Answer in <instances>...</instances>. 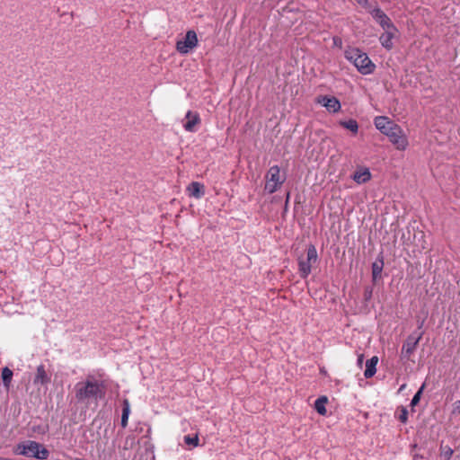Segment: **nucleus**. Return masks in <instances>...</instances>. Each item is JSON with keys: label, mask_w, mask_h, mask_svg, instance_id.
I'll list each match as a JSON object with an SVG mask.
<instances>
[{"label": "nucleus", "mask_w": 460, "mask_h": 460, "mask_svg": "<svg viewBox=\"0 0 460 460\" xmlns=\"http://www.w3.org/2000/svg\"><path fill=\"white\" fill-rule=\"evenodd\" d=\"M13 378V371L9 367H4L2 370V379L4 386L9 388Z\"/></svg>", "instance_id": "23"}, {"label": "nucleus", "mask_w": 460, "mask_h": 460, "mask_svg": "<svg viewBox=\"0 0 460 460\" xmlns=\"http://www.w3.org/2000/svg\"><path fill=\"white\" fill-rule=\"evenodd\" d=\"M184 442L186 445L196 447L199 446V438L198 434H194L193 436L188 435L184 437Z\"/></svg>", "instance_id": "24"}, {"label": "nucleus", "mask_w": 460, "mask_h": 460, "mask_svg": "<svg viewBox=\"0 0 460 460\" xmlns=\"http://www.w3.org/2000/svg\"><path fill=\"white\" fill-rule=\"evenodd\" d=\"M368 13L372 18L382 27L383 30H394V27H395L392 20L380 7L376 6L375 8H369Z\"/></svg>", "instance_id": "8"}, {"label": "nucleus", "mask_w": 460, "mask_h": 460, "mask_svg": "<svg viewBox=\"0 0 460 460\" xmlns=\"http://www.w3.org/2000/svg\"><path fill=\"white\" fill-rule=\"evenodd\" d=\"M384 31H385L379 37V41L385 49L391 50L394 47L393 40L398 32V30L396 27H394V30L385 29Z\"/></svg>", "instance_id": "12"}, {"label": "nucleus", "mask_w": 460, "mask_h": 460, "mask_svg": "<svg viewBox=\"0 0 460 460\" xmlns=\"http://www.w3.org/2000/svg\"><path fill=\"white\" fill-rule=\"evenodd\" d=\"M130 413V406L128 400H125L123 402V410H122V416H121V426L123 428H126L128 421V417Z\"/></svg>", "instance_id": "20"}, {"label": "nucleus", "mask_w": 460, "mask_h": 460, "mask_svg": "<svg viewBox=\"0 0 460 460\" xmlns=\"http://www.w3.org/2000/svg\"><path fill=\"white\" fill-rule=\"evenodd\" d=\"M318 259L316 248L314 244H310L306 251V259L298 258V271L302 279H306L312 271V264L315 263Z\"/></svg>", "instance_id": "6"}, {"label": "nucleus", "mask_w": 460, "mask_h": 460, "mask_svg": "<svg viewBox=\"0 0 460 460\" xmlns=\"http://www.w3.org/2000/svg\"><path fill=\"white\" fill-rule=\"evenodd\" d=\"M340 125L346 129H349L353 134H357L358 131V124L356 119H350L349 120H341L340 121Z\"/></svg>", "instance_id": "19"}, {"label": "nucleus", "mask_w": 460, "mask_h": 460, "mask_svg": "<svg viewBox=\"0 0 460 460\" xmlns=\"http://www.w3.org/2000/svg\"><path fill=\"white\" fill-rule=\"evenodd\" d=\"M198 42L197 33L192 30L188 31L184 38L177 40L176 50L183 55L188 54L197 47Z\"/></svg>", "instance_id": "7"}, {"label": "nucleus", "mask_w": 460, "mask_h": 460, "mask_svg": "<svg viewBox=\"0 0 460 460\" xmlns=\"http://www.w3.org/2000/svg\"><path fill=\"white\" fill-rule=\"evenodd\" d=\"M200 117L198 112L189 111L185 115L183 128L188 132H194L200 124Z\"/></svg>", "instance_id": "11"}, {"label": "nucleus", "mask_w": 460, "mask_h": 460, "mask_svg": "<svg viewBox=\"0 0 460 460\" xmlns=\"http://www.w3.org/2000/svg\"><path fill=\"white\" fill-rule=\"evenodd\" d=\"M383 267H384L383 260H381L379 262L375 261L372 264V278H373L374 281H376L378 278L381 277Z\"/></svg>", "instance_id": "21"}, {"label": "nucleus", "mask_w": 460, "mask_h": 460, "mask_svg": "<svg viewBox=\"0 0 460 460\" xmlns=\"http://www.w3.org/2000/svg\"><path fill=\"white\" fill-rule=\"evenodd\" d=\"M75 398L78 402H84L90 398L97 400L104 395V385L93 376L79 382L75 386Z\"/></svg>", "instance_id": "1"}, {"label": "nucleus", "mask_w": 460, "mask_h": 460, "mask_svg": "<svg viewBox=\"0 0 460 460\" xmlns=\"http://www.w3.org/2000/svg\"><path fill=\"white\" fill-rule=\"evenodd\" d=\"M454 450L447 445L440 444L439 456L444 460H449L453 456Z\"/></svg>", "instance_id": "22"}, {"label": "nucleus", "mask_w": 460, "mask_h": 460, "mask_svg": "<svg viewBox=\"0 0 460 460\" xmlns=\"http://www.w3.org/2000/svg\"><path fill=\"white\" fill-rule=\"evenodd\" d=\"M452 414H460V400L454 403Z\"/></svg>", "instance_id": "27"}, {"label": "nucleus", "mask_w": 460, "mask_h": 460, "mask_svg": "<svg viewBox=\"0 0 460 460\" xmlns=\"http://www.w3.org/2000/svg\"><path fill=\"white\" fill-rule=\"evenodd\" d=\"M398 415H397V418L398 420L405 424L408 420V411L405 407L402 406L400 408H398Z\"/></svg>", "instance_id": "25"}, {"label": "nucleus", "mask_w": 460, "mask_h": 460, "mask_svg": "<svg viewBox=\"0 0 460 460\" xmlns=\"http://www.w3.org/2000/svg\"><path fill=\"white\" fill-rule=\"evenodd\" d=\"M384 135L387 136L389 140L395 146L398 150H405L408 146V139L402 128L394 123V126L388 127L384 132Z\"/></svg>", "instance_id": "5"}, {"label": "nucleus", "mask_w": 460, "mask_h": 460, "mask_svg": "<svg viewBox=\"0 0 460 460\" xmlns=\"http://www.w3.org/2000/svg\"><path fill=\"white\" fill-rule=\"evenodd\" d=\"M286 181V175L281 173L278 165L270 167L265 174L264 190L269 194L278 191Z\"/></svg>", "instance_id": "4"}, {"label": "nucleus", "mask_w": 460, "mask_h": 460, "mask_svg": "<svg viewBox=\"0 0 460 460\" xmlns=\"http://www.w3.org/2000/svg\"><path fill=\"white\" fill-rule=\"evenodd\" d=\"M0 460H11V459L0 457Z\"/></svg>", "instance_id": "32"}, {"label": "nucleus", "mask_w": 460, "mask_h": 460, "mask_svg": "<svg viewBox=\"0 0 460 460\" xmlns=\"http://www.w3.org/2000/svg\"><path fill=\"white\" fill-rule=\"evenodd\" d=\"M186 191L189 197L199 199L205 194V186L199 181H192L187 186Z\"/></svg>", "instance_id": "13"}, {"label": "nucleus", "mask_w": 460, "mask_h": 460, "mask_svg": "<svg viewBox=\"0 0 460 460\" xmlns=\"http://www.w3.org/2000/svg\"><path fill=\"white\" fill-rule=\"evenodd\" d=\"M316 102L323 105L330 112H339L341 109L340 101L334 96L319 95L316 98Z\"/></svg>", "instance_id": "10"}, {"label": "nucleus", "mask_w": 460, "mask_h": 460, "mask_svg": "<svg viewBox=\"0 0 460 460\" xmlns=\"http://www.w3.org/2000/svg\"><path fill=\"white\" fill-rule=\"evenodd\" d=\"M363 359H364V355L363 354L358 355L357 363H358V366L360 367H362Z\"/></svg>", "instance_id": "30"}, {"label": "nucleus", "mask_w": 460, "mask_h": 460, "mask_svg": "<svg viewBox=\"0 0 460 460\" xmlns=\"http://www.w3.org/2000/svg\"><path fill=\"white\" fill-rule=\"evenodd\" d=\"M352 179L358 184L366 183L371 180V172L368 168H361L354 172Z\"/></svg>", "instance_id": "14"}, {"label": "nucleus", "mask_w": 460, "mask_h": 460, "mask_svg": "<svg viewBox=\"0 0 460 460\" xmlns=\"http://www.w3.org/2000/svg\"><path fill=\"white\" fill-rule=\"evenodd\" d=\"M333 43H334V45L341 48L342 45V40L340 37L335 36V37H333Z\"/></svg>", "instance_id": "29"}, {"label": "nucleus", "mask_w": 460, "mask_h": 460, "mask_svg": "<svg viewBox=\"0 0 460 460\" xmlns=\"http://www.w3.org/2000/svg\"><path fill=\"white\" fill-rule=\"evenodd\" d=\"M344 56L347 60L356 66L360 74L366 75L374 73L376 65L368 58L367 54L358 48L349 47L345 50Z\"/></svg>", "instance_id": "2"}, {"label": "nucleus", "mask_w": 460, "mask_h": 460, "mask_svg": "<svg viewBox=\"0 0 460 460\" xmlns=\"http://www.w3.org/2000/svg\"><path fill=\"white\" fill-rule=\"evenodd\" d=\"M49 382L48 375L45 371V367L43 365H40L37 367V373L34 379V383L40 384H47Z\"/></svg>", "instance_id": "18"}, {"label": "nucleus", "mask_w": 460, "mask_h": 460, "mask_svg": "<svg viewBox=\"0 0 460 460\" xmlns=\"http://www.w3.org/2000/svg\"><path fill=\"white\" fill-rule=\"evenodd\" d=\"M422 389H423V385L421 386V388L414 394L413 398L411 399V406H415L416 404L419 403L420 402V394L422 393Z\"/></svg>", "instance_id": "26"}, {"label": "nucleus", "mask_w": 460, "mask_h": 460, "mask_svg": "<svg viewBox=\"0 0 460 460\" xmlns=\"http://www.w3.org/2000/svg\"><path fill=\"white\" fill-rule=\"evenodd\" d=\"M328 402V398L326 396H320L316 401L314 402V409L315 411L322 416L326 415L327 410H326V403Z\"/></svg>", "instance_id": "17"}, {"label": "nucleus", "mask_w": 460, "mask_h": 460, "mask_svg": "<svg viewBox=\"0 0 460 460\" xmlns=\"http://www.w3.org/2000/svg\"><path fill=\"white\" fill-rule=\"evenodd\" d=\"M376 128L383 133L391 125L394 126V121L385 116H378L374 120Z\"/></svg>", "instance_id": "16"}, {"label": "nucleus", "mask_w": 460, "mask_h": 460, "mask_svg": "<svg viewBox=\"0 0 460 460\" xmlns=\"http://www.w3.org/2000/svg\"><path fill=\"white\" fill-rule=\"evenodd\" d=\"M14 453L41 460L46 459L49 456V451L36 441H27L17 445L14 449Z\"/></svg>", "instance_id": "3"}, {"label": "nucleus", "mask_w": 460, "mask_h": 460, "mask_svg": "<svg viewBox=\"0 0 460 460\" xmlns=\"http://www.w3.org/2000/svg\"><path fill=\"white\" fill-rule=\"evenodd\" d=\"M320 372L323 375L327 374L326 370L323 367L320 369Z\"/></svg>", "instance_id": "31"}, {"label": "nucleus", "mask_w": 460, "mask_h": 460, "mask_svg": "<svg viewBox=\"0 0 460 460\" xmlns=\"http://www.w3.org/2000/svg\"><path fill=\"white\" fill-rule=\"evenodd\" d=\"M421 337L422 333H420L419 336H414L413 334H411L407 337L406 341H404L402 347V358L410 359L411 356L416 350Z\"/></svg>", "instance_id": "9"}, {"label": "nucleus", "mask_w": 460, "mask_h": 460, "mask_svg": "<svg viewBox=\"0 0 460 460\" xmlns=\"http://www.w3.org/2000/svg\"><path fill=\"white\" fill-rule=\"evenodd\" d=\"M358 4L363 6L364 8L369 9V2L368 0H355Z\"/></svg>", "instance_id": "28"}, {"label": "nucleus", "mask_w": 460, "mask_h": 460, "mask_svg": "<svg viewBox=\"0 0 460 460\" xmlns=\"http://www.w3.org/2000/svg\"><path fill=\"white\" fill-rule=\"evenodd\" d=\"M378 363V357L373 356L371 358L367 359L366 362V369L364 372V376L366 378H371L376 372V365Z\"/></svg>", "instance_id": "15"}]
</instances>
